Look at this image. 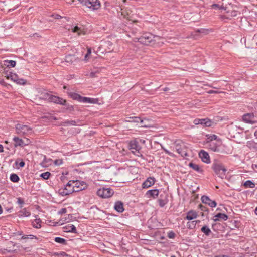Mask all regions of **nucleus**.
<instances>
[{
    "instance_id": "de8ad7c7",
    "label": "nucleus",
    "mask_w": 257,
    "mask_h": 257,
    "mask_svg": "<svg viewBox=\"0 0 257 257\" xmlns=\"http://www.w3.org/2000/svg\"><path fill=\"white\" fill-rule=\"evenodd\" d=\"M52 17H54V18L56 19H60V18H64L65 19H66L67 21H68V19L67 18V17H61V16L58 15V14H56V15H52Z\"/></svg>"
},
{
    "instance_id": "58836bf2",
    "label": "nucleus",
    "mask_w": 257,
    "mask_h": 257,
    "mask_svg": "<svg viewBox=\"0 0 257 257\" xmlns=\"http://www.w3.org/2000/svg\"><path fill=\"white\" fill-rule=\"evenodd\" d=\"M65 60L67 62L72 63L75 60V57L73 55H68Z\"/></svg>"
},
{
    "instance_id": "864d4df0",
    "label": "nucleus",
    "mask_w": 257,
    "mask_h": 257,
    "mask_svg": "<svg viewBox=\"0 0 257 257\" xmlns=\"http://www.w3.org/2000/svg\"><path fill=\"white\" fill-rule=\"evenodd\" d=\"M237 15V12L236 11H232L231 12V16L232 17H235Z\"/></svg>"
},
{
    "instance_id": "9d476101",
    "label": "nucleus",
    "mask_w": 257,
    "mask_h": 257,
    "mask_svg": "<svg viewBox=\"0 0 257 257\" xmlns=\"http://www.w3.org/2000/svg\"><path fill=\"white\" fill-rule=\"evenodd\" d=\"M242 120L247 123L254 124L257 122L255 120V116L253 113H248L242 116Z\"/></svg>"
},
{
    "instance_id": "09e8293b",
    "label": "nucleus",
    "mask_w": 257,
    "mask_h": 257,
    "mask_svg": "<svg viewBox=\"0 0 257 257\" xmlns=\"http://www.w3.org/2000/svg\"><path fill=\"white\" fill-rule=\"evenodd\" d=\"M205 126H210L211 125V121L208 118L205 119Z\"/></svg>"
},
{
    "instance_id": "0eeeda50",
    "label": "nucleus",
    "mask_w": 257,
    "mask_h": 257,
    "mask_svg": "<svg viewBox=\"0 0 257 257\" xmlns=\"http://www.w3.org/2000/svg\"><path fill=\"white\" fill-rule=\"evenodd\" d=\"M81 3H84L89 9L97 10L100 7V3L98 0H79Z\"/></svg>"
},
{
    "instance_id": "b1692460",
    "label": "nucleus",
    "mask_w": 257,
    "mask_h": 257,
    "mask_svg": "<svg viewBox=\"0 0 257 257\" xmlns=\"http://www.w3.org/2000/svg\"><path fill=\"white\" fill-rule=\"evenodd\" d=\"M31 213L26 208H23L18 212V216L19 217H28L30 215Z\"/></svg>"
},
{
    "instance_id": "4d7b16f0",
    "label": "nucleus",
    "mask_w": 257,
    "mask_h": 257,
    "mask_svg": "<svg viewBox=\"0 0 257 257\" xmlns=\"http://www.w3.org/2000/svg\"><path fill=\"white\" fill-rule=\"evenodd\" d=\"M67 109L69 111H73L74 110V107L72 105H68L67 107Z\"/></svg>"
},
{
    "instance_id": "a211bd4d",
    "label": "nucleus",
    "mask_w": 257,
    "mask_h": 257,
    "mask_svg": "<svg viewBox=\"0 0 257 257\" xmlns=\"http://www.w3.org/2000/svg\"><path fill=\"white\" fill-rule=\"evenodd\" d=\"M216 142L217 143L213 142L207 143L208 144V148L214 152L219 151L218 147L219 146V144H218L220 143V141L219 140H217Z\"/></svg>"
},
{
    "instance_id": "3c124183",
    "label": "nucleus",
    "mask_w": 257,
    "mask_h": 257,
    "mask_svg": "<svg viewBox=\"0 0 257 257\" xmlns=\"http://www.w3.org/2000/svg\"><path fill=\"white\" fill-rule=\"evenodd\" d=\"M67 212V210L66 208H62L60 210V211H59V214H64V213H66Z\"/></svg>"
},
{
    "instance_id": "8fccbe9b",
    "label": "nucleus",
    "mask_w": 257,
    "mask_h": 257,
    "mask_svg": "<svg viewBox=\"0 0 257 257\" xmlns=\"http://www.w3.org/2000/svg\"><path fill=\"white\" fill-rule=\"evenodd\" d=\"M168 237L169 238H174L175 237V234L174 232H170L168 233Z\"/></svg>"
},
{
    "instance_id": "473e14b6",
    "label": "nucleus",
    "mask_w": 257,
    "mask_h": 257,
    "mask_svg": "<svg viewBox=\"0 0 257 257\" xmlns=\"http://www.w3.org/2000/svg\"><path fill=\"white\" fill-rule=\"evenodd\" d=\"M244 186L246 188H253L255 187V184L250 180H247L244 182Z\"/></svg>"
},
{
    "instance_id": "2f4dec72",
    "label": "nucleus",
    "mask_w": 257,
    "mask_h": 257,
    "mask_svg": "<svg viewBox=\"0 0 257 257\" xmlns=\"http://www.w3.org/2000/svg\"><path fill=\"white\" fill-rule=\"evenodd\" d=\"M189 166L190 167L192 168L193 170H194L198 172H202V170L200 169L199 165L196 164L191 162L189 164Z\"/></svg>"
},
{
    "instance_id": "cd10ccee",
    "label": "nucleus",
    "mask_w": 257,
    "mask_h": 257,
    "mask_svg": "<svg viewBox=\"0 0 257 257\" xmlns=\"http://www.w3.org/2000/svg\"><path fill=\"white\" fill-rule=\"evenodd\" d=\"M51 95H52L50 94V93L47 92H44L41 93V94H40V98L44 100H46L49 101Z\"/></svg>"
},
{
    "instance_id": "dca6fc26",
    "label": "nucleus",
    "mask_w": 257,
    "mask_h": 257,
    "mask_svg": "<svg viewBox=\"0 0 257 257\" xmlns=\"http://www.w3.org/2000/svg\"><path fill=\"white\" fill-rule=\"evenodd\" d=\"M158 189L149 190L146 192V195L148 198H156L159 195Z\"/></svg>"
},
{
    "instance_id": "c756f323",
    "label": "nucleus",
    "mask_w": 257,
    "mask_h": 257,
    "mask_svg": "<svg viewBox=\"0 0 257 257\" xmlns=\"http://www.w3.org/2000/svg\"><path fill=\"white\" fill-rule=\"evenodd\" d=\"M4 65L8 67H14L16 65V61L14 60H7L4 61Z\"/></svg>"
},
{
    "instance_id": "c9c22d12",
    "label": "nucleus",
    "mask_w": 257,
    "mask_h": 257,
    "mask_svg": "<svg viewBox=\"0 0 257 257\" xmlns=\"http://www.w3.org/2000/svg\"><path fill=\"white\" fill-rule=\"evenodd\" d=\"M207 143L212 142L214 140H216L217 139V136L215 135H208L206 136Z\"/></svg>"
},
{
    "instance_id": "37998d69",
    "label": "nucleus",
    "mask_w": 257,
    "mask_h": 257,
    "mask_svg": "<svg viewBox=\"0 0 257 257\" xmlns=\"http://www.w3.org/2000/svg\"><path fill=\"white\" fill-rule=\"evenodd\" d=\"M28 238H30V239H37V237L36 236H34L33 235H23L22 237V239H28Z\"/></svg>"
},
{
    "instance_id": "ddd939ff",
    "label": "nucleus",
    "mask_w": 257,
    "mask_h": 257,
    "mask_svg": "<svg viewBox=\"0 0 257 257\" xmlns=\"http://www.w3.org/2000/svg\"><path fill=\"white\" fill-rule=\"evenodd\" d=\"M49 101L62 105H65L66 103V101L65 99L52 95Z\"/></svg>"
},
{
    "instance_id": "a19ab883",
    "label": "nucleus",
    "mask_w": 257,
    "mask_h": 257,
    "mask_svg": "<svg viewBox=\"0 0 257 257\" xmlns=\"http://www.w3.org/2000/svg\"><path fill=\"white\" fill-rule=\"evenodd\" d=\"M50 175H51V174L50 172H46L42 173L40 175V176L44 179H48L49 178Z\"/></svg>"
},
{
    "instance_id": "6ab92c4d",
    "label": "nucleus",
    "mask_w": 257,
    "mask_h": 257,
    "mask_svg": "<svg viewBox=\"0 0 257 257\" xmlns=\"http://www.w3.org/2000/svg\"><path fill=\"white\" fill-rule=\"evenodd\" d=\"M63 229L66 232H71L73 233H76V229L74 225L72 224H67L63 227Z\"/></svg>"
},
{
    "instance_id": "680f3d73",
    "label": "nucleus",
    "mask_w": 257,
    "mask_h": 257,
    "mask_svg": "<svg viewBox=\"0 0 257 257\" xmlns=\"http://www.w3.org/2000/svg\"><path fill=\"white\" fill-rule=\"evenodd\" d=\"M205 119H201V124L205 126Z\"/></svg>"
},
{
    "instance_id": "f704fd0d",
    "label": "nucleus",
    "mask_w": 257,
    "mask_h": 257,
    "mask_svg": "<svg viewBox=\"0 0 257 257\" xmlns=\"http://www.w3.org/2000/svg\"><path fill=\"white\" fill-rule=\"evenodd\" d=\"M72 32L77 33L78 35L79 36L82 33L83 31L80 27L76 26L72 29Z\"/></svg>"
},
{
    "instance_id": "f8f14e48",
    "label": "nucleus",
    "mask_w": 257,
    "mask_h": 257,
    "mask_svg": "<svg viewBox=\"0 0 257 257\" xmlns=\"http://www.w3.org/2000/svg\"><path fill=\"white\" fill-rule=\"evenodd\" d=\"M75 189L78 190V192L84 190L86 187V184L83 181L79 180H72Z\"/></svg>"
},
{
    "instance_id": "412c9836",
    "label": "nucleus",
    "mask_w": 257,
    "mask_h": 257,
    "mask_svg": "<svg viewBox=\"0 0 257 257\" xmlns=\"http://www.w3.org/2000/svg\"><path fill=\"white\" fill-rule=\"evenodd\" d=\"M131 12H132V11L130 10L121 8L120 14H121V15L124 18H126L128 20H130L131 17Z\"/></svg>"
},
{
    "instance_id": "393cba45",
    "label": "nucleus",
    "mask_w": 257,
    "mask_h": 257,
    "mask_svg": "<svg viewBox=\"0 0 257 257\" xmlns=\"http://www.w3.org/2000/svg\"><path fill=\"white\" fill-rule=\"evenodd\" d=\"M13 141L15 142V146H23L25 145L22 139H20L19 137H15L13 138Z\"/></svg>"
},
{
    "instance_id": "f257e3e1",
    "label": "nucleus",
    "mask_w": 257,
    "mask_h": 257,
    "mask_svg": "<svg viewBox=\"0 0 257 257\" xmlns=\"http://www.w3.org/2000/svg\"><path fill=\"white\" fill-rule=\"evenodd\" d=\"M212 168L218 177L223 178L225 176L227 170L221 163L215 161L212 165Z\"/></svg>"
},
{
    "instance_id": "9b49d317",
    "label": "nucleus",
    "mask_w": 257,
    "mask_h": 257,
    "mask_svg": "<svg viewBox=\"0 0 257 257\" xmlns=\"http://www.w3.org/2000/svg\"><path fill=\"white\" fill-rule=\"evenodd\" d=\"M128 147L133 153H135V152L139 153V150L141 148V147L138 145V143L135 140L130 142Z\"/></svg>"
},
{
    "instance_id": "bb28decb",
    "label": "nucleus",
    "mask_w": 257,
    "mask_h": 257,
    "mask_svg": "<svg viewBox=\"0 0 257 257\" xmlns=\"http://www.w3.org/2000/svg\"><path fill=\"white\" fill-rule=\"evenodd\" d=\"M127 121L128 122H140L141 124H143V120L140 117H130V120H127ZM141 126H144L146 127V126L145 125L142 124Z\"/></svg>"
},
{
    "instance_id": "69168bd1",
    "label": "nucleus",
    "mask_w": 257,
    "mask_h": 257,
    "mask_svg": "<svg viewBox=\"0 0 257 257\" xmlns=\"http://www.w3.org/2000/svg\"><path fill=\"white\" fill-rule=\"evenodd\" d=\"M91 49L89 48L88 49V50H87V54H89L90 55L91 54Z\"/></svg>"
},
{
    "instance_id": "774afa93",
    "label": "nucleus",
    "mask_w": 257,
    "mask_h": 257,
    "mask_svg": "<svg viewBox=\"0 0 257 257\" xmlns=\"http://www.w3.org/2000/svg\"><path fill=\"white\" fill-rule=\"evenodd\" d=\"M254 136L257 138V130L254 132Z\"/></svg>"
},
{
    "instance_id": "e433bc0d",
    "label": "nucleus",
    "mask_w": 257,
    "mask_h": 257,
    "mask_svg": "<svg viewBox=\"0 0 257 257\" xmlns=\"http://www.w3.org/2000/svg\"><path fill=\"white\" fill-rule=\"evenodd\" d=\"M10 180L13 182H18L19 180V177L17 174H12L10 176Z\"/></svg>"
},
{
    "instance_id": "4c0bfd02",
    "label": "nucleus",
    "mask_w": 257,
    "mask_h": 257,
    "mask_svg": "<svg viewBox=\"0 0 257 257\" xmlns=\"http://www.w3.org/2000/svg\"><path fill=\"white\" fill-rule=\"evenodd\" d=\"M200 221L199 220H196V221H193L191 222H188L187 223V226L188 228L189 229H193L194 227H195L196 223L200 222Z\"/></svg>"
},
{
    "instance_id": "79ce46f5",
    "label": "nucleus",
    "mask_w": 257,
    "mask_h": 257,
    "mask_svg": "<svg viewBox=\"0 0 257 257\" xmlns=\"http://www.w3.org/2000/svg\"><path fill=\"white\" fill-rule=\"evenodd\" d=\"M212 8L213 9H218L219 10H225V8L223 6H219L218 4H213L211 6Z\"/></svg>"
},
{
    "instance_id": "ea45409f",
    "label": "nucleus",
    "mask_w": 257,
    "mask_h": 257,
    "mask_svg": "<svg viewBox=\"0 0 257 257\" xmlns=\"http://www.w3.org/2000/svg\"><path fill=\"white\" fill-rule=\"evenodd\" d=\"M55 241L59 243L65 244H66V240L64 238L57 237L55 238Z\"/></svg>"
},
{
    "instance_id": "4468645a",
    "label": "nucleus",
    "mask_w": 257,
    "mask_h": 257,
    "mask_svg": "<svg viewBox=\"0 0 257 257\" xmlns=\"http://www.w3.org/2000/svg\"><path fill=\"white\" fill-rule=\"evenodd\" d=\"M202 203L208 204L211 207H216L217 203L215 201L211 200L208 196L204 195L201 197Z\"/></svg>"
},
{
    "instance_id": "2eb2a0df",
    "label": "nucleus",
    "mask_w": 257,
    "mask_h": 257,
    "mask_svg": "<svg viewBox=\"0 0 257 257\" xmlns=\"http://www.w3.org/2000/svg\"><path fill=\"white\" fill-rule=\"evenodd\" d=\"M202 161L206 163H210V158L208 154L204 150H201L199 154Z\"/></svg>"
},
{
    "instance_id": "338daca9",
    "label": "nucleus",
    "mask_w": 257,
    "mask_h": 257,
    "mask_svg": "<svg viewBox=\"0 0 257 257\" xmlns=\"http://www.w3.org/2000/svg\"><path fill=\"white\" fill-rule=\"evenodd\" d=\"M3 147L2 145H0V152H3Z\"/></svg>"
},
{
    "instance_id": "f03ea898",
    "label": "nucleus",
    "mask_w": 257,
    "mask_h": 257,
    "mask_svg": "<svg viewBox=\"0 0 257 257\" xmlns=\"http://www.w3.org/2000/svg\"><path fill=\"white\" fill-rule=\"evenodd\" d=\"M68 94L69 97L74 100H76L80 102L87 103H95L96 100L94 98L82 97L79 94L74 92H68Z\"/></svg>"
},
{
    "instance_id": "20e7f679",
    "label": "nucleus",
    "mask_w": 257,
    "mask_h": 257,
    "mask_svg": "<svg viewBox=\"0 0 257 257\" xmlns=\"http://www.w3.org/2000/svg\"><path fill=\"white\" fill-rule=\"evenodd\" d=\"M2 73L7 79H11L18 84L24 85L26 83V81L25 79L19 78L18 75L15 73L12 72H9L8 73V72L5 71V69Z\"/></svg>"
},
{
    "instance_id": "c03bdc74",
    "label": "nucleus",
    "mask_w": 257,
    "mask_h": 257,
    "mask_svg": "<svg viewBox=\"0 0 257 257\" xmlns=\"http://www.w3.org/2000/svg\"><path fill=\"white\" fill-rule=\"evenodd\" d=\"M79 121L78 120L77 121L75 120H70V121H67L65 123L67 124L72 125H75L77 124V122H79Z\"/></svg>"
},
{
    "instance_id": "7c9ffc66",
    "label": "nucleus",
    "mask_w": 257,
    "mask_h": 257,
    "mask_svg": "<svg viewBox=\"0 0 257 257\" xmlns=\"http://www.w3.org/2000/svg\"><path fill=\"white\" fill-rule=\"evenodd\" d=\"M41 220L40 218L36 219L32 222V225L34 228H40L41 227Z\"/></svg>"
},
{
    "instance_id": "49530a36",
    "label": "nucleus",
    "mask_w": 257,
    "mask_h": 257,
    "mask_svg": "<svg viewBox=\"0 0 257 257\" xmlns=\"http://www.w3.org/2000/svg\"><path fill=\"white\" fill-rule=\"evenodd\" d=\"M54 163L56 165L59 166L62 164L63 161L61 159H56L54 161Z\"/></svg>"
},
{
    "instance_id": "13d9d810",
    "label": "nucleus",
    "mask_w": 257,
    "mask_h": 257,
    "mask_svg": "<svg viewBox=\"0 0 257 257\" xmlns=\"http://www.w3.org/2000/svg\"><path fill=\"white\" fill-rule=\"evenodd\" d=\"M200 208L202 211H206V207L202 205H200Z\"/></svg>"
},
{
    "instance_id": "f3484780",
    "label": "nucleus",
    "mask_w": 257,
    "mask_h": 257,
    "mask_svg": "<svg viewBox=\"0 0 257 257\" xmlns=\"http://www.w3.org/2000/svg\"><path fill=\"white\" fill-rule=\"evenodd\" d=\"M155 183V178L153 177H149L147 180L142 184V187L143 188H147Z\"/></svg>"
},
{
    "instance_id": "72a5a7b5",
    "label": "nucleus",
    "mask_w": 257,
    "mask_h": 257,
    "mask_svg": "<svg viewBox=\"0 0 257 257\" xmlns=\"http://www.w3.org/2000/svg\"><path fill=\"white\" fill-rule=\"evenodd\" d=\"M72 216L70 214L67 215L66 216L63 217L61 218L60 220V222L61 223V224L64 223L65 222H68L70 220H71Z\"/></svg>"
},
{
    "instance_id": "423d86ee",
    "label": "nucleus",
    "mask_w": 257,
    "mask_h": 257,
    "mask_svg": "<svg viewBox=\"0 0 257 257\" xmlns=\"http://www.w3.org/2000/svg\"><path fill=\"white\" fill-rule=\"evenodd\" d=\"M159 38L158 36H154L151 33H144L142 36H141L139 38H136L138 42L145 44V45H149L153 40H154V38Z\"/></svg>"
},
{
    "instance_id": "6e6d98bb",
    "label": "nucleus",
    "mask_w": 257,
    "mask_h": 257,
    "mask_svg": "<svg viewBox=\"0 0 257 257\" xmlns=\"http://www.w3.org/2000/svg\"><path fill=\"white\" fill-rule=\"evenodd\" d=\"M194 122L195 124H201V119H196L194 120Z\"/></svg>"
},
{
    "instance_id": "a878e982",
    "label": "nucleus",
    "mask_w": 257,
    "mask_h": 257,
    "mask_svg": "<svg viewBox=\"0 0 257 257\" xmlns=\"http://www.w3.org/2000/svg\"><path fill=\"white\" fill-rule=\"evenodd\" d=\"M214 217L215 218L214 219L215 221L219 220V219H222L223 220H226L228 219L227 215H226L225 214L221 213H218L217 214H216L214 216Z\"/></svg>"
},
{
    "instance_id": "6e6552de",
    "label": "nucleus",
    "mask_w": 257,
    "mask_h": 257,
    "mask_svg": "<svg viewBox=\"0 0 257 257\" xmlns=\"http://www.w3.org/2000/svg\"><path fill=\"white\" fill-rule=\"evenodd\" d=\"M175 148L178 153L180 154L182 157H184L187 156V148L184 143H176Z\"/></svg>"
},
{
    "instance_id": "5701e85b",
    "label": "nucleus",
    "mask_w": 257,
    "mask_h": 257,
    "mask_svg": "<svg viewBox=\"0 0 257 257\" xmlns=\"http://www.w3.org/2000/svg\"><path fill=\"white\" fill-rule=\"evenodd\" d=\"M115 209L118 212H122L124 211L123 203L121 202H116L114 206Z\"/></svg>"
},
{
    "instance_id": "39448f33",
    "label": "nucleus",
    "mask_w": 257,
    "mask_h": 257,
    "mask_svg": "<svg viewBox=\"0 0 257 257\" xmlns=\"http://www.w3.org/2000/svg\"><path fill=\"white\" fill-rule=\"evenodd\" d=\"M73 185L74 184L72 183V180L69 181L64 189H60L59 190V193L63 196H66L74 192H78V190L75 189Z\"/></svg>"
},
{
    "instance_id": "e2e57ef3",
    "label": "nucleus",
    "mask_w": 257,
    "mask_h": 257,
    "mask_svg": "<svg viewBox=\"0 0 257 257\" xmlns=\"http://www.w3.org/2000/svg\"><path fill=\"white\" fill-rule=\"evenodd\" d=\"M89 55H90L88 54L87 53L85 55V58H84L85 61H87L88 60V57Z\"/></svg>"
},
{
    "instance_id": "052dcab7",
    "label": "nucleus",
    "mask_w": 257,
    "mask_h": 257,
    "mask_svg": "<svg viewBox=\"0 0 257 257\" xmlns=\"http://www.w3.org/2000/svg\"><path fill=\"white\" fill-rule=\"evenodd\" d=\"M214 257H230V256L229 255H223V254H222V255H215Z\"/></svg>"
},
{
    "instance_id": "aec40b11",
    "label": "nucleus",
    "mask_w": 257,
    "mask_h": 257,
    "mask_svg": "<svg viewBox=\"0 0 257 257\" xmlns=\"http://www.w3.org/2000/svg\"><path fill=\"white\" fill-rule=\"evenodd\" d=\"M168 197L167 195L163 196L162 194L160 195V198L158 199V202L160 207H164L168 203Z\"/></svg>"
},
{
    "instance_id": "1a4fd4ad",
    "label": "nucleus",
    "mask_w": 257,
    "mask_h": 257,
    "mask_svg": "<svg viewBox=\"0 0 257 257\" xmlns=\"http://www.w3.org/2000/svg\"><path fill=\"white\" fill-rule=\"evenodd\" d=\"M97 195L102 198H108L111 197L113 191L110 188H102L99 189L97 192Z\"/></svg>"
},
{
    "instance_id": "603ef678",
    "label": "nucleus",
    "mask_w": 257,
    "mask_h": 257,
    "mask_svg": "<svg viewBox=\"0 0 257 257\" xmlns=\"http://www.w3.org/2000/svg\"><path fill=\"white\" fill-rule=\"evenodd\" d=\"M161 148L164 151V152L168 154V155H171V153L168 150H167L166 149H165L162 145H161Z\"/></svg>"
},
{
    "instance_id": "7ed1b4c3",
    "label": "nucleus",
    "mask_w": 257,
    "mask_h": 257,
    "mask_svg": "<svg viewBox=\"0 0 257 257\" xmlns=\"http://www.w3.org/2000/svg\"><path fill=\"white\" fill-rule=\"evenodd\" d=\"M16 133L20 135H29L32 133V128L29 125L17 123L15 125Z\"/></svg>"
},
{
    "instance_id": "0e129e2a",
    "label": "nucleus",
    "mask_w": 257,
    "mask_h": 257,
    "mask_svg": "<svg viewBox=\"0 0 257 257\" xmlns=\"http://www.w3.org/2000/svg\"><path fill=\"white\" fill-rule=\"evenodd\" d=\"M209 93H217V91H214V90H210L209 92H208Z\"/></svg>"
},
{
    "instance_id": "bf43d9fd",
    "label": "nucleus",
    "mask_w": 257,
    "mask_h": 257,
    "mask_svg": "<svg viewBox=\"0 0 257 257\" xmlns=\"http://www.w3.org/2000/svg\"><path fill=\"white\" fill-rule=\"evenodd\" d=\"M25 162L24 161H21L19 163V165L20 167H23L25 166Z\"/></svg>"
},
{
    "instance_id": "4be33fe9",
    "label": "nucleus",
    "mask_w": 257,
    "mask_h": 257,
    "mask_svg": "<svg viewBox=\"0 0 257 257\" xmlns=\"http://www.w3.org/2000/svg\"><path fill=\"white\" fill-rule=\"evenodd\" d=\"M197 217V213L195 211L190 210L187 213V215H186L185 219L187 220H191L196 218Z\"/></svg>"
},
{
    "instance_id": "c85d7f7f",
    "label": "nucleus",
    "mask_w": 257,
    "mask_h": 257,
    "mask_svg": "<svg viewBox=\"0 0 257 257\" xmlns=\"http://www.w3.org/2000/svg\"><path fill=\"white\" fill-rule=\"evenodd\" d=\"M201 231L206 236H209L211 233L210 229L207 226H204L201 228Z\"/></svg>"
},
{
    "instance_id": "a18cd8bd",
    "label": "nucleus",
    "mask_w": 257,
    "mask_h": 257,
    "mask_svg": "<svg viewBox=\"0 0 257 257\" xmlns=\"http://www.w3.org/2000/svg\"><path fill=\"white\" fill-rule=\"evenodd\" d=\"M17 203L21 205L20 208H22V205L24 204L23 199L20 197L17 198Z\"/></svg>"
},
{
    "instance_id": "5fc2aeb1",
    "label": "nucleus",
    "mask_w": 257,
    "mask_h": 257,
    "mask_svg": "<svg viewBox=\"0 0 257 257\" xmlns=\"http://www.w3.org/2000/svg\"><path fill=\"white\" fill-rule=\"evenodd\" d=\"M97 73V71H95V72H91L90 73V77H95L96 76V74Z\"/></svg>"
}]
</instances>
